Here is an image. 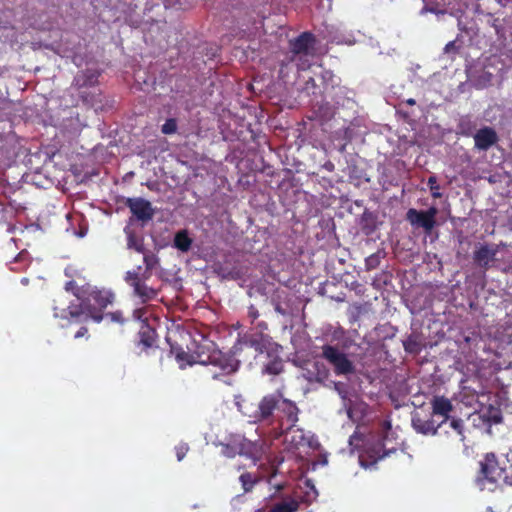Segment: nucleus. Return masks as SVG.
Wrapping results in <instances>:
<instances>
[{
	"label": "nucleus",
	"mask_w": 512,
	"mask_h": 512,
	"mask_svg": "<svg viewBox=\"0 0 512 512\" xmlns=\"http://www.w3.org/2000/svg\"><path fill=\"white\" fill-rule=\"evenodd\" d=\"M77 304L70 303L67 308L53 306L56 318L68 319L74 322L92 319L100 323L104 319L103 311L114 302L115 295L108 289H99L89 284L76 289Z\"/></svg>",
	"instance_id": "obj_1"
},
{
	"label": "nucleus",
	"mask_w": 512,
	"mask_h": 512,
	"mask_svg": "<svg viewBox=\"0 0 512 512\" xmlns=\"http://www.w3.org/2000/svg\"><path fill=\"white\" fill-rule=\"evenodd\" d=\"M192 363H199L202 365L210 366L209 372L212 379L222 380L225 384L231 385L229 376L236 372L239 366V361L233 356L223 353L216 347V344L203 337L197 343L193 355L191 356Z\"/></svg>",
	"instance_id": "obj_2"
},
{
	"label": "nucleus",
	"mask_w": 512,
	"mask_h": 512,
	"mask_svg": "<svg viewBox=\"0 0 512 512\" xmlns=\"http://www.w3.org/2000/svg\"><path fill=\"white\" fill-rule=\"evenodd\" d=\"M258 421L269 420L274 417V412H277V416L282 418L286 416L290 423L297 421V407L294 403L289 400L283 399L280 393L264 396L258 404Z\"/></svg>",
	"instance_id": "obj_3"
},
{
	"label": "nucleus",
	"mask_w": 512,
	"mask_h": 512,
	"mask_svg": "<svg viewBox=\"0 0 512 512\" xmlns=\"http://www.w3.org/2000/svg\"><path fill=\"white\" fill-rule=\"evenodd\" d=\"M383 426V434L377 437V439L373 441H368L365 444L363 453L360 456V461L362 465H366V459L368 460V464H375L378 460L387 457L388 455H390V453H393L397 450V448L394 446H387V434L391 430L390 422L384 421Z\"/></svg>",
	"instance_id": "obj_4"
},
{
	"label": "nucleus",
	"mask_w": 512,
	"mask_h": 512,
	"mask_svg": "<svg viewBox=\"0 0 512 512\" xmlns=\"http://www.w3.org/2000/svg\"><path fill=\"white\" fill-rule=\"evenodd\" d=\"M479 464L480 470L476 481L482 490L487 488V484H497L507 470V467H503L500 464L496 454L493 452L486 453Z\"/></svg>",
	"instance_id": "obj_5"
},
{
	"label": "nucleus",
	"mask_w": 512,
	"mask_h": 512,
	"mask_svg": "<svg viewBox=\"0 0 512 512\" xmlns=\"http://www.w3.org/2000/svg\"><path fill=\"white\" fill-rule=\"evenodd\" d=\"M321 357L325 359L337 376H346L355 372V366L348 355L337 346L325 344L321 347Z\"/></svg>",
	"instance_id": "obj_6"
},
{
	"label": "nucleus",
	"mask_w": 512,
	"mask_h": 512,
	"mask_svg": "<svg viewBox=\"0 0 512 512\" xmlns=\"http://www.w3.org/2000/svg\"><path fill=\"white\" fill-rule=\"evenodd\" d=\"M499 247L500 245L497 244H479L473 252L474 263L484 270L494 266L501 269L500 265L496 264L502 261V259L497 257Z\"/></svg>",
	"instance_id": "obj_7"
},
{
	"label": "nucleus",
	"mask_w": 512,
	"mask_h": 512,
	"mask_svg": "<svg viewBox=\"0 0 512 512\" xmlns=\"http://www.w3.org/2000/svg\"><path fill=\"white\" fill-rule=\"evenodd\" d=\"M438 209L435 206L428 210L410 208L406 213V219L412 226L423 228L426 234H430L436 225Z\"/></svg>",
	"instance_id": "obj_8"
},
{
	"label": "nucleus",
	"mask_w": 512,
	"mask_h": 512,
	"mask_svg": "<svg viewBox=\"0 0 512 512\" xmlns=\"http://www.w3.org/2000/svg\"><path fill=\"white\" fill-rule=\"evenodd\" d=\"M124 279L126 283L133 288L134 295L139 297L142 303H146L157 297L158 291L146 285L140 278L138 271H127Z\"/></svg>",
	"instance_id": "obj_9"
},
{
	"label": "nucleus",
	"mask_w": 512,
	"mask_h": 512,
	"mask_svg": "<svg viewBox=\"0 0 512 512\" xmlns=\"http://www.w3.org/2000/svg\"><path fill=\"white\" fill-rule=\"evenodd\" d=\"M277 469L275 466L270 468H263L262 464L258 466V486L260 490H266L269 496L275 495L278 491L282 490L284 485L282 482L277 481Z\"/></svg>",
	"instance_id": "obj_10"
},
{
	"label": "nucleus",
	"mask_w": 512,
	"mask_h": 512,
	"mask_svg": "<svg viewBox=\"0 0 512 512\" xmlns=\"http://www.w3.org/2000/svg\"><path fill=\"white\" fill-rule=\"evenodd\" d=\"M124 204L130 209L132 215L139 221L148 222L154 216L152 204L144 198H127Z\"/></svg>",
	"instance_id": "obj_11"
},
{
	"label": "nucleus",
	"mask_w": 512,
	"mask_h": 512,
	"mask_svg": "<svg viewBox=\"0 0 512 512\" xmlns=\"http://www.w3.org/2000/svg\"><path fill=\"white\" fill-rule=\"evenodd\" d=\"M157 339L156 330L149 324H142L137 334L136 348L139 353L149 354L151 350L158 348Z\"/></svg>",
	"instance_id": "obj_12"
},
{
	"label": "nucleus",
	"mask_w": 512,
	"mask_h": 512,
	"mask_svg": "<svg viewBox=\"0 0 512 512\" xmlns=\"http://www.w3.org/2000/svg\"><path fill=\"white\" fill-rule=\"evenodd\" d=\"M316 42L315 35L312 32L305 31L289 41V48L295 55H309L312 54Z\"/></svg>",
	"instance_id": "obj_13"
},
{
	"label": "nucleus",
	"mask_w": 512,
	"mask_h": 512,
	"mask_svg": "<svg viewBox=\"0 0 512 512\" xmlns=\"http://www.w3.org/2000/svg\"><path fill=\"white\" fill-rule=\"evenodd\" d=\"M474 147L480 151H487L494 146L498 140V134L494 128L485 126L475 132L473 135Z\"/></svg>",
	"instance_id": "obj_14"
},
{
	"label": "nucleus",
	"mask_w": 512,
	"mask_h": 512,
	"mask_svg": "<svg viewBox=\"0 0 512 512\" xmlns=\"http://www.w3.org/2000/svg\"><path fill=\"white\" fill-rule=\"evenodd\" d=\"M412 426L413 428L424 435H435L439 433L440 430L444 428L443 422H439L436 424L433 416L429 418L421 417L419 414H415L412 417Z\"/></svg>",
	"instance_id": "obj_15"
},
{
	"label": "nucleus",
	"mask_w": 512,
	"mask_h": 512,
	"mask_svg": "<svg viewBox=\"0 0 512 512\" xmlns=\"http://www.w3.org/2000/svg\"><path fill=\"white\" fill-rule=\"evenodd\" d=\"M432 416L443 417V426L445 427L449 418L450 413L453 410L451 401L444 396H434L431 400Z\"/></svg>",
	"instance_id": "obj_16"
},
{
	"label": "nucleus",
	"mask_w": 512,
	"mask_h": 512,
	"mask_svg": "<svg viewBox=\"0 0 512 512\" xmlns=\"http://www.w3.org/2000/svg\"><path fill=\"white\" fill-rule=\"evenodd\" d=\"M100 72L97 69H85L74 77V85L77 88L93 87L98 84Z\"/></svg>",
	"instance_id": "obj_17"
},
{
	"label": "nucleus",
	"mask_w": 512,
	"mask_h": 512,
	"mask_svg": "<svg viewBox=\"0 0 512 512\" xmlns=\"http://www.w3.org/2000/svg\"><path fill=\"white\" fill-rule=\"evenodd\" d=\"M124 233L127 237V248L133 249L138 253H144V239L137 236L136 232L128 226L124 228Z\"/></svg>",
	"instance_id": "obj_18"
},
{
	"label": "nucleus",
	"mask_w": 512,
	"mask_h": 512,
	"mask_svg": "<svg viewBox=\"0 0 512 512\" xmlns=\"http://www.w3.org/2000/svg\"><path fill=\"white\" fill-rule=\"evenodd\" d=\"M244 444L239 440H233L230 443H221V454L228 458H233L237 454H245Z\"/></svg>",
	"instance_id": "obj_19"
},
{
	"label": "nucleus",
	"mask_w": 512,
	"mask_h": 512,
	"mask_svg": "<svg viewBox=\"0 0 512 512\" xmlns=\"http://www.w3.org/2000/svg\"><path fill=\"white\" fill-rule=\"evenodd\" d=\"M403 347L407 353L417 355L423 348L422 339L418 334L412 333L403 340Z\"/></svg>",
	"instance_id": "obj_20"
},
{
	"label": "nucleus",
	"mask_w": 512,
	"mask_h": 512,
	"mask_svg": "<svg viewBox=\"0 0 512 512\" xmlns=\"http://www.w3.org/2000/svg\"><path fill=\"white\" fill-rule=\"evenodd\" d=\"M192 239L187 230H180L174 236V247L181 252H188L192 246Z\"/></svg>",
	"instance_id": "obj_21"
},
{
	"label": "nucleus",
	"mask_w": 512,
	"mask_h": 512,
	"mask_svg": "<svg viewBox=\"0 0 512 512\" xmlns=\"http://www.w3.org/2000/svg\"><path fill=\"white\" fill-rule=\"evenodd\" d=\"M454 432L455 436L457 437V440L459 442L465 441V433H464V421L460 418H449L447 424Z\"/></svg>",
	"instance_id": "obj_22"
},
{
	"label": "nucleus",
	"mask_w": 512,
	"mask_h": 512,
	"mask_svg": "<svg viewBox=\"0 0 512 512\" xmlns=\"http://www.w3.org/2000/svg\"><path fill=\"white\" fill-rule=\"evenodd\" d=\"M143 254V262L145 264V268L147 270V274L150 272H153L156 268L160 265V259L159 257L150 250H144Z\"/></svg>",
	"instance_id": "obj_23"
},
{
	"label": "nucleus",
	"mask_w": 512,
	"mask_h": 512,
	"mask_svg": "<svg viewBox=\"0 0 512 512\" xmlns=\"http://www.w3.org/2000/svg\"><path fill=\"white\" fill-rule=\"evenodd\" d=\"M459 133L469 137L475 134L476 124L469 117H462L458 123Z\"/></svg>",
	"instance_id": "obj_24"
},
{
	"label": "nucleus",
	"mask_w": 512,
	"mask_h": 512,
	"mask_svg": "<svg viewBox=\"0 0 512 512\" xmlns=\"http://www.w3.org/2000/svg\"><path fill=\"white\" fill-rule=\"evenodd\" d=\"M483 418L490 423L498 424L502 422L503 417L500 408L489 405L485 410H483Z\"/></svg>",
	"instance_id": "obj_25"
},
{
	"label": "nucleus",
	"mask_w": 512,
	"mask_h": 512,
	"mask_svg": "<svg viewBox=\"0 0 512 512\" xmlns=\"http://www.w3.org/2000/svg\"><path fill=\"white\" fill-rule=\"evenodd\" d=\"M11 264H20L19 267H10L11 271L20 272L27 268L30 264V256L26 250H22L18 253V255L14 258V261Z\"/></svg>",
	"instance_id": "obj_26"
},
{
	"label": "nucleus",
	"mask_w": 512,
	"mask_h": 512,
	"mask_svg": "<svg viewBox=\"0 0 512 512\" xmlns=\"http://www.w3.org/2000/svg\"><path fill=\"white\" fill-rule=\"evenodd\" d=\"M299 507L296 500L284 501L276 504L271 512H295Z\"/></svg>",
	"instance_id": "obj_27"
},
{
	"label": "nucleus",
	"mask_w": 512,
	"mask_h": 512,
	"mask_svg": "<svg viewBox=\"0 0 512 512\" xmlns=\"http://www.w3.org/2000/svg\"><path fill=\"white\" fill-rule=\"evenodd\" d=\"M383 254L384 253L379 250L376 253H373L370 256H368L365 259L366 270L371 271V270L376 269L380 265Z\"/></svg>",
	"instance_id": "obj_28"
},
{
	"label": "nucleus",
	"mask_w": 512,
	"mask_h": 512,
	"mask_svg": "<svg viewBox=\"0 0 512 512\" xmlns=\"http://www.w3.org/2000/svg\"><path fill=\"white\" fill-rule=\"evenodd\" d=\"M239 480H240L243 490L245 492L252 491L254 488V485L256 483V478L253 477V475L248 472L241 474V476L239 477Z\"/></svg>",
	"instance_id": "obj_29"
},
{
	"label": "nucleus",
	"mask_w": 512,
	"mask_h": 512,
	"mask_svg": "<svg viewBox=\"0 0 512 512\" xmlns=\"http://www.w3.org/2000/svg\"><path fill=\"white\" fill-rule=\"evenodd\" d=\"M283 370V363L280 359H274L270 361L264 369L265 373L278 375Z\"/></svg>",
	"instance_id": "obj_30"
},
{
	"label": "nucleus",
	"mask_w": 512,
	"mask_h": 512,
	"mask_svg": "<svg viewBox=\"0 0 512 512\" xmlns=\"http://www.w3.org/2000/svg\"><path fill=\"white\" fill-rule=\"evenodd\" d=\"M427 184L430 188L433 198L437 199L442 197V194L440 193V186L437 183V177L435 175H432L428 178Z\"/></svg>",
	"instance_id": "obj_31"
},
{
	"label": "nucleus",
	"mask_w": 512,
	"mask_h": 512,
	"mask_svg": "<svg viewBox=\"0 0 512 512\" xmlns=\"http://www.w3.org/2000/svg\"><path fill=\"white\" fill-rule=\"evenodd\" d=\"M177 130V122L173 118H169L162 125L161 131L163 134L169 135L175 133Z\"/></svg>",
	"instance_id": "obj_32"
},
{
	"label": "nucleus",
	"mask_w": 512,
	"mask_h": 512,
	"mask_svg": "<svg viewBox=\"0 0 512 512\" xmlns=\"http://www.w3.org/2000/svg\"><path fill=\"white\" fill-rule=\"evenodd\" d=\"M146 314V308H138L133 311L132 317L134 320L142 322V324H148Z\"/></svg>",
	"instance_id": "obj_33"
},
{
	"label": "nucleus",
	"mask_w": 512,
	"mask_h": 512,
	"mask_svg": "<svg viewBox=\"0 0 512 512\" xmlns=\"http://www.w3.org/2000/svg\"><path fill=\"white\" fill-rule=\"evenodd\" d=\"M104 317L109 318L112 322H116L119 324H124L126 322V319L124 318L123 313L121 311H115L104 314Z\"/></svg>",
	"instance_id": "obj_34"
},
{
	"label": "nucleus",
	"mask_w": 512,
	"mask_h": 512,
	"mask_svg": "<svg viewBox=\"0 0 512 512\" xmlns=\"http://www.w3.org/2000/svg\"><path fill=\"white\" fill-rule=\"evenodd\" d=\"M189 451V447L187 444H179L175 447V453L178 461H181L186 456Z\"/></svg>",
	"instance_id": "obj_35"
},
{
	"label": "nucleus",
	"mask_w": 512,
	"mask_h": 512,
	"mask_svg": "<svg viewBox=\"0 0 512 512\" xmlns=\"http://www.w3.org/2000/svg\"><path fill=\"white\" fill-rule=\"evenodd\" d=\"M239 344L253 347L256 345V339L254 338V335H244L240 337Z\"/></svg>",
	"instance_id": "obj_36"
},
{
	"label": "nucleus",
	"mask_w": 512,
	"mask_h": 512,
	"mask_svg": "<svg viewBox=\"0 0 512 512\" xmlns=\"http://www.w3.org/2000/svg\"><path fill=\"white\" fill-rule=\"evenodd\" d=\"M503 267H501V270L505 273H511L512 274V254L508 255L506 258H502Z\"/></svg>",
	"instance_id": "obj_37"
},
{
	"label": "nucleus",
	"mask_w": 512,
	"mask_h": 512,
	"mask_svg": "<svg viewBox=\"0 0 512 512\" xmlns=\"http://www.w3.org/2000/svg\"><path fill=\"white\" fill-rule=\"evenodd\" d=\"M502 479H503V482L507 486L512 488V465L507 468V470H506L505 474L503 475Z\"/></svg>",
	"instance_id": "obj_38"
},
{
	"label": "nucleus",
	"mask_w": 512,
	"mask_h": 512,
	"mask_svg": "<svg viewBox=\"0 0 512 512\" xmlns=\"http://www.w3.org/2000/svg\"><path fill=\"white\" fill-rule=\"evenodd\" d=\"M76 289H80V288L77 287L75 281H68L65 285V290L68 292H72L74 296H75Z\"/></svg>",
	"instance_id": "obj_39"
},
{
	"label": "nucleus",
	"mask_w": 512,
	"mask_h": 512,
	"mask_svg": "<svg viewBox=\"0 0 512 512\" xmlns=\"http://www.w3.org/2000/svg\"><path fill=\"white\" fill-rule=\"evenodd\" d=\"M88 336V329L85 326L80 327V329L75 333L74 338L79 339L82 337Z\"/></svg>",
	"instance_id": "obj_40"
},
{
	"label": "nucleus",
	"mask_w": 512,
	"mask_h": 512,
	"mask_svg": "<svg viewBox=\"0 0 512 512\" xmlns=\"http://www.w3.org/2000/svg\"><path fill=\"white\" fill-rule=\"evenodd\" d=\"M324 168L326 170L332 172L334 170V164L329 161V162L325 163Z\"/></svg>",
	"instance_id": "obj_41"
},
{
	"label": "nucleus",
	"mask_w": 512,
	"mask_h": 512,
	"mask_svg": "<svg viewBox=\"0 0 512 512\" xmlns=\"http://www.w3.org/2000/svg\"><path fill=\"white\" fill-rule=\"evenodd\" d=\"M152 275V272H150L149 274H147V270L145 269L144 273L142 274V276H140V278L142 279V281L144 282L145 280L149 279Z\"/></svg>",
	"instance_id": "obj_42"
},
{
	"label": "nucleus",
	"mask_w": 512,
	"mask_h": 512,
	"mask_svg": "<svg viewBox=\"0 0 512 512\" xmlns=\"http://www.w3.org/2000/svg\"><path fill=\"white\" fill-rule=\"evenodd\" d=\"M236 404H237V406H238L239 410H240L243 414H246V412L243 410V405H242V403H241L239 400H237V401H236Z\"/></svg>",
	"instance_id": "obj_43"
},
{
	"label": "nucleus",
	"mask_w": 512,
	"mask_h": 512,
	"mask_svg": "<svg viewBox=\"0 0 512 512\" xmlns=\"http://www.w3.org/2000/svg\"><path fill=\"white\" fill-rule=\"evenodd\" d=\"M262 341H263V338L261 337L260 339H258V342H257L258 350L260 352H262Z\"/></svg>",
	"instance_id": "obj_44"
},
{
	"label": "nucleus",
	"mask_w": 512,
	"mask_h": 512,
	"mask_svg": "<svg viewBox=\"0 0 512 512\" xmlns=\"http://www.w3.org/2000/svg\"><path fill=\"white\" fill-rule=\"evenodd\" d=\"M406 103H407V104H409V105H414L416 102H415V100H414V99H412V98H411V99H408V100L406 101Z\"/></svg>",
	"instance_id": "obj_45"
},
{
	"label": "nucleus",
	"mask_w": 512,
	"mask_h": 512,
	"mask_svg": "<svg viewBox=\"0 0 512 512\" xmlns=\"http://www.w3.org/2000/svg\"><path fill=\"white\" fill-rule=\"evenodd\" d=\"M454 43L453 42H449L446 47H445V50H448V49H451V46H453Z\"/></svg>",
	"instance_id": "obj_46"
},
{
	"label": "nucleus",
	"mask_w": 512,
	"mask_h": 512,
	"mask_svg": "<svg viewBox=\"0 0 512 512\" xmlns=\"http://www.w3.org/2000/svg\"><path fill=\"white\" fill-rule=\"evenodd\" d=\"M28 282V279L27 278H23L22 279V283H27Z\"/></svg>",
	"instance_id": "obj_47"
}]
</instances>
